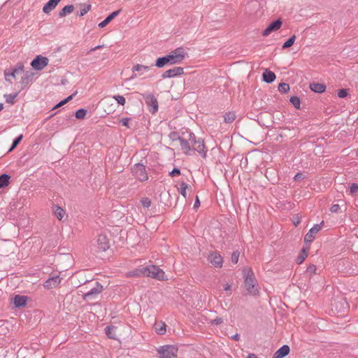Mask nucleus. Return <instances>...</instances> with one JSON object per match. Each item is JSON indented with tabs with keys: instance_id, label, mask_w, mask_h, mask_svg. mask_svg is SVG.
I'll return each instance as SVG.
<instances>
[{
	"instance_id": "1",
	"label": "nucleus",
	"mask_w": 358,
	"mask_h": 358,
	"mask_svg": "<svg viewBox=\"0 0 358 358\" xmlns=\"http://www.w3.org/2000/svg\"><path fill=\"white\" fill-rule=\"evenodd\" d=\"M187 53L182 47L177 48L170 54L159 57L155 62V66L158 68H162L166 64H180L185 59Z\"/></svg>"
},
{
	"instance_id": "2",
	"label": "nucleus",
	"mask_w": 358,
	"mask_h": 358,
	"mask_svg": "<svg viewBox=\"0 0 358 358\" xmlns=\"http://www.w3.org/2000/svg\"><path fill=\"white\" fill-rule=\"evenodd\" d=\"M141 277H149L158 280H167L164 271L157 266L150 264L147 266H138Z\"/></svg>"
},
{
	"instance_id": "3",
	"label": "nucleus",
	"mask_w": 358,
	"mask_h": 358,
	"mask_svg": "<svg viewBox=\"0 0 358 358\" xmlns=\"http://www.w3.org/2000/svg\"><path fill=\"white\" fill-rule=\"evenodd\" d=\"M245 285L248 293L252 296L259 295L258 284L255 278L254 273L251 268L243 269Z\"/></svg>"
},
{
	"instance_id": "4",
	"label": "nucleus",
	"mask_w": 358,
	"mask_h": 358,
	"mask_svg": "<svg viewBox=\"0 0 358 358\" xmlns=\"http://www.w3.org/2000/svg\"><path fill=\"white\" fill-rule=\"evenodd\" d=\"M160 358H176L178 348L174 345H163L157 350Z\"/></svg>"
},
{
	"instance_id": "5",
	"label": "nucleus",
	"mask_w": 358,
	"mask_h": 358,
	"mask_svg": "<svg viewBox=\"0 0 358 358\" xmlns=\"http://www.w3.org/2000/svg\"><path fill=\"white\" fill-rule=\"evenodd\" d=\"M133 175L140 181H145L148 179L145 166L143 164H135L131 168Z\"/></svg>"
},
{
	"instance_id": "6",
	"label": "nucleus",
	"mask_w": 358,
	"mask_h": 358,
	"mask_svg": "<svg viewBox=\"0 0 358 358\" xmlns=\"http://www.w3.org/2000/svg\"><path fill=\"white\" fill-rule=\"evenodd\" d=\"M94 246L96 247V252H106L110 248V241L106 234H99L95 240Z\"/></svg>"
},
{
	"instance_id": "7",
	"label": "nucleus",
	"mask_w": 358,
	"mask_h": 358,
	"mask_svg": "<svg viewBox=\"0 0 358 358\" xmlns=\"http://www.w3.org/2000/svg\"><path fill=\"white\" fill-rule=\"evenodd\" d=\"M143 97L150 108L149 110L152 113H155L158 110V101L156 97L152 94H143Z\"/></svg>"
},
{
	"instance_id": "8",
	"label": "nucleus",
	"mask_w": 358,
	"mask_h": 358,
	"mask_svg": "<svg viewBox=\"0 0 358 358\" xmlns=\"http://www.w3.org/2000/svg\"><path fill=\"white\" fill-rule=\"evenodd\" d=\"M48 64V59L41 55L36 56L31 62V66L37 71H41Z\"/></svg>"
},
{
	"instance_id": "9",
	"label": "nucleus",
	"mask_w": 358,
	"mask_h": 358,
	"mask_svg": "<svg viewBox=\"0 0 358 358\" xmlns=\"http://www.w3.org/2000/svg\"><path fill=\"white\" fill-rule=\"evenodd\" d=\"M322 226L323 225H313V227L308 231L304 237V242L306 245L310 244L313 241L315 234L322 229Z\"/></svg>"
},
{
	"instance_id": "10",
	"label": "nucleus",
	"mask_w": 358,
	"mask_h": 358,
	"mask_svg": "<svg viewBox=\"0 0 358 358\" xmlns=\"http://www.w3.org/2000/svg\"><path fill=\"white\" fill-rule=\"evenodd\" d=\"M193 146V151H196L203 158L206 157L207 149L204 145V141L201 138H199L196 143Z\"/></svg>"
},
{
	"instance_id": "11",
	"label": "nucleus",
	"mask_w": 358,
	"mask_h": 358,
	"mask_svg": "<svg viewBox=\"0 0 358 358\" xmlns=\"http://www.w3.org/2000/svg\"><path fill=\"white\" fill-rule=\"evenodd\" d=\"M184 73V69L180 66H175L173 69L166 71L162 76L163 78H171Z\"/></svg>"
},
{
	"instance_id": "12",
	"label": "nucleus",
	"mask_w": 358,
	"mask_h": 358,
	"mask_svg": "<svg viewBox=\"0 0 358 358\" xmlns=\"http://www.w3.org/2000/svg\"><path fill=\"white\" fill-rule=\"evenodd\" d=\"M61 280L59 275L50 277L44 282L43 286L47 289L55 288L60 284Z\"/></svg>"
},
{
	"instance_id": "13",
	"label": "nucleus",
	"mask_w": 358,
	"mask_h": 358,
	"mask_svg": "<svg viewBox=\"0 0 358 358\" xmlns=\"http://www.w3.org/2000/svg\"><path fill=\"white\" fill-rule=\"evenodd\" d=\"M282 25V21L280 19H278L273 22H272L267 27L264 29L262 33L264 36H268L272 31H275L278 30Z\"/></svg>"
},
{
	"instance_id": "14",
	"label": "nucleus",
	"mask_w": 358,
	"mask_h": 358,
	"mask_svg": "<svg viewBox=\"0 0 358 358\" xmlns=\"http://www.w3.org/2000/svg\"><path fill=\"white\" fill-rule=\"evenodd\" d=\"M209 260L210 263L217 268H221L223 264L222 256L217 252H213L209 255Z\"/></svg>"
},
{
	"instance_id": "15",
	"label": "nucleus",
	"mask_w": 358,
	"mask_h": 358,
	"mask_svg": "<svg viewBox=\"0 0 358 358\" xmlns=\"http://www.w3.org/2000/svg\"><path fill=\"white\" fill-rule=\"evenodd\" d=\"M177 139L180 142V145L183 152L185 155H192V150L191 149L189 142L187 139H185L180 136H178Z\"/></svg>"
},
{
	"instance_id": "16",
	"label": "nucleus",
	"mask_w": 358,
	"mask_h": 358,
	"mask_svg": "<svg viewBox=\"0 0 358 358\" xmlns=\"http://www.w3.org/2000/svg\"><path fill=\"white\" fill-rule=\"evenodd\" d=\"M289 345H284L275 352L273 358H283L289 353Z\"/></svg>"
},
{
	"instance_id": "17",
	"label": "nucleus",
	"mask_w": 358,
	"mask_h": 358,
	"mask_svg": "<svg viewBox=\"0 0 358 358\" xmlns=\"http://www.w3.org/2000/svg\"><path fill=\"white\" fill-rule=\"evenodd\" d=\"M61 0H49L43 7V13L48 14L51 12Z\"/></svg>"
},
{
	"instance_id": "18",
	"label": "nucleus",
	"mask_w": 358,
	"mask_h": 358,
	"mask_svg": "<svg viewBox=\"0 0 358 358\" xmlns=\"http://www.w3.org/2000/svg\"><path fill=\"white\" fill-rule=\"evenodd\" d=\"M103 291V286L99 282H96V286L92 288L89 292L84 294L83 298L84 300H87V297L91 294H96V295L99 294Z\"/></svg>"
},
{
	"instance_id": "19",
	"label": "nucleus",
	"mask_w": 358,
	"mask_h": 358,
	"mask_svg": "<svg viewBox=\"0 0 358 358\" xmlns=\"http://www.w3.org/2000/svg\"><path fill=\"white\" fill-rule=\"evenodd\" d=\"M121 12V10H117L110 13L106 18L99 24V28L105 27L108 23H110L115 17H116Z\"/></svg>"
},
{
	"instance_id": "20",
	"label": "nucleus",
	"mask_w": 358,
	"mask_h": 358,
	"mask_svg": "<svg viewBox=\"0 0 358 358\" xmlns=\"http://www.w3.org/2000/svg\"><path fill=\"white\" fill-rule=\"evenodd\" d=\"M276 78L275 74L268 69H266L262 74V80L266 83H273Z\"/></svg>"
},
{
	"instance_id": "21",
	"label": "nucleus",
	"mask_w": 358,
	"mask_h": 358,
	"mask_svg": "<svg viewBox=\"0 0 358 358\" xmlns=\"http://www.w3.org/2000/svg\"><path fill=\"white\" fill-rule=\"evenodd\" d=\"M27 297L26 296L15 295L13 298V303L15 307H23L27 303Z\"/></svg>"
},
{
	"instance_id": "22",
	"label": "nucleus",
	"mask_w": 358,
	"mask_h": 358,
	"mask_svg": "<svg viewBox=\"0 0 358 358\" xmlns=\"http://www.w3.org/2000/svg\"><path fill=\"white\" fill-rule=\"evenodd\" d=\"M166 325L165 322H164L162 321L156 322L154 324L155 330L156 333L159 335H164L166 333Z\"/></svg>"
},
{
	"instance_id": "23",
	"label": "nucleus",
	"mask_w": 358,
	"mask_h": 358,
	"mask_svg": "<svg viewBox=\"0 0 358 358\" xmlns=\"http://www.w3.org/2000/svg\"><path fill=\"white\" fill-rule=\"evenodd\" d=\"M310 88L313 92L320 94L325 91L326 86L322 83H314L310 84Z\"/></svg>"
},
{
	"instance_id": "24",
	"label": "nucleus",
	"mask_w": 358,
	"mask_h": 358,
	"mask_svg": "<svg viewBox=\"0 0 358 358\" xmlns=\"http://www.w3.org/2000/svg\"><path fill=\"white\" fill-rule=\"evenodd\" d=\"M309 250V246L303 247L299 255L297 257L296 262L298 264H301L307 257Z\"/></svg>"
},
{
	"instance_id": "25",
	"label": "nucleus",
	"mask_w": 358,
	"mask_h": 358,
	"mask_svg": "<svg viewBox=\"0 0 358 358\" xmlns=\"http://www.w3.org/2000/svg\"><path fill=\"white\" fill-rule=\"evenodd\" d=\"M74 10V6L72 4L65 6L59 12V17H63L66 15L71 13Z\"/></svg>"
},
{
	"instance_id": "26",
	"label": "nucleus",
	"mask_w": 358,
	"mask_h": 358,
	"mask_svg": "<svg viewBox=\"0 0 358 358\" xmlns=\"http://www.w3.org/2000/svg\"><path fill=\"white\" fill-rule=\"evenodd\" d=\"M24 71V65L22 63H18L15 67L13 69L10 73H6V79L7 80L6 77L10 76L12 77H15L16 74L21 73Z\"/></svg>"
},
{
	"instance_id": "27",
	"label": "nucleus",
	"mask_w": 358,
	"mask_h": 358,
	"mask_svg": "<svg viewBox=\"0 0 358 358\" xmlns=\"http://www.w3.org/2000/svg\"><path fill=\"white\" fill-rule=\"evenodd\" d=\"M32 74L26 73L20 80L21 89L23 90L28 86L31 80Z\"/></svg>"
},
{
	"instance_id": "28",
	"label": "nucleus",
	"mask_w": 358,
	"mask_h": 358,
	"mask_svg": "<svg viewBox=\"0 0 358 358\" xmlns=\"http://www.w3.org/2000/svg\"><path fill=\"white\" fill-rule=\"evenodd\" d=\"M116 327L115 326H107L105 328V334L106 336L111 339H115L116 334L115 333V329Z\"/></svg>"
},
{
	"instance_id": "29",
	"label": "nucleus",
	"mask_w": 358,
	"mask_h": 358,
	"mask_svg": "<svg viewBox=\"0 0 358 358\" xmlns=\"http://www.w3.org/2000/svg\"><path fill=\"white\" fill-rule=\"evenodd\" d=\"M236 114L234 112H227L224 115V121L225 123H231L236 119Z\"/></svg>"
},
{
	"instance_id": "30",
	"label": "nucleus",
	"mask_w": 358,
	"mask_h": 358,
	"mask_svg": "<svg viewBox=\"0 0 358 358\" xmlns=\"http://www.w3.org/2000/svg\"><path fill=\"white\" fill-rule=\"evenodd\" d=\"M10 178V176L6 173L0 176V188H3L8 185Z\"/></svg>"
},
{
	"instance_id": "31",
	"label": "nucleus",
	"mask_w": 358,
	"mask_h": 358,
	"mask_svg": "<svg viewBox=\"0 0 358 358\" xmlns=\"http://www.w3.org/2000/svg\"><path fill=\"white\" fill-rule=\"evenodd\" d=\"M180 193L181 194V195L184 197V198H186L187 197V189H191V187L187 184L185 182L182 181L180 183Z\"/></svg>"
},
{
	"instance_id": "32",
	"label": "nucleus",
	"mask_w": 358,
	"mask_h": 358,
	"mask_svg": "<svg viewBox=\"0 0 358 358\" xmlns=\"http://www.w3.org/2000/svg\"><path fill=\"white\" fill-rule=\"evenodd\" d=\"M125 275L127 278H141L139 267L126 273Z\"/></svg>"
},
{
	"instance_id": "33",
	"label": "nucleus",
	"mask_w": 358,
	"mask_h": 358,
	"mask_svg": "<svg viewBox=\"0 0 358 358\" xmlns=\"http://www.w3.org/2000/svg\"><path fill=\"white\" fill-rule=\"evenodd\" d=\"M18 92L13 94H5L4 98L6 99V103L10 104H13L15 103V99L17 96Z\"/></svg>"
},
{
	"instance_id": "34",
	"label": "nucleus",
	"mask_w": 358,
	"mask_h": 358,
	"mask_svg": "<svg viewBox=\"0 0 358 358\" xmlns=\"http://www.w3.org/2000/svg\"><path fill=\"white\" fill-rule=\"evenodd\" d=\"M295 40H296V36L293 35L287 41H285L282 44V49H286V48H288L291 47L294 43Z\"/></svg>"
},
{
	"instance_id": "35",
	"label": "nucleus",
	"mask_w": 358,
	"mask_h": 358,
	"mask_svg": "<svg viewBox=\"0 0 358 358\" xmlns=\"http://www.w3.org/2000/svg\"><path fill=\"white\" fill-rule=\"evenodd\" d=\"M92 8V6L90 4H84L83 6V8L80 10L79 13H77V15L80 17H82L85 15L86 13H87Z\"/></svg>"
},
{
	"instance_id": "36",
	"label": "nucleus",
	"mask_w": 358,
	"mask_h": 358,
	"mask_svg": "<svg viewBox=\"0 0 358 358\" xmlns=\"http://www.w3.org/2000/svg\"><path fill=\"white\" fill-rule=\"evenodd\" d=\"M290 103L297 109L300 108V99L297 96H292L289 99Z\"/></svg>"
},
{
	"instance_id": "37",
	"label": "nucleus",
	"mask_w": 358,
	"mask_h": 358,
	"mask_svg": "<svg viewBox=\"0 0 358 358\" xmlns=\"http://www.w3.org/2000/svg\"><path fill=\"white\" fill-rule=\"evenodd\" d=\"M55 214L57 219L61 221L65 215V211L60 207L57 206Z\"/></svg>"
},
{
	"instance_id": "38",
	"label": "nucleus",
	"mask_w": 358,
	"mask_h": 358,
	"mask_svg": "<svg viewBox=\"0 0 358 358\" xmlns=\"http://www.w3.org/2000/svg\"><path fill=\"white\" fill-rule=\"evenodd\" d=\"M289 89V85L286 83H281L278 85V91L281 93H287Z\"/></svg>"
},
{
	"instance_id": "39",
	"label": "nucleus",
	"mask_w": 358,
	"mask_h": 358,
	"mask_svg": "<svg viewBox=\"0 0 358 358\" xmlns=\"http://www.w3.org/2000/svg\"><path fill=\"white\" fill-rule=\"evenodd\" d=\"M87 112L86 109L80 108L76 110L75 116L77 119H83L85 117Z\"/></svg>"
},
{
	"instance_id": "40",
	"label": "nucleus",
	"mask_w": 358,
	"mask_h": 358,
	"mask_svg": "<svg viewBox=\"0 0 358 358\" xmlns=\"http://www.w3.org/2000/svg\"><path fill=\"white\" fill-rule=\"evenodd\" d=\"M150 67L148 66H144L141 64H136L132 67V71H148Z\"/></svg>"
},
{
	"instance_id": "41",
	"label": "nucleus",
	"mask_w": 358,
	"mask_h": 358,
	"mask_svg": "<svg viewBox=\"0 0 358 358\" xmlns=\"http://www.w3.org/2000/svg\"><path fill=\"white\" fill-rule=\"evenodd\" d=\"M22 137L23 136L22 134H20V136H18L17 138H15L13 143H12V145L9 149V151H11L13 150V149H15L17 145L20 143V141H22Z\"/></svg>"
},
{
	"instance_id": "42",
	"label": "nucleus",
	"mask_w": 358,
	"mask_h": 358,
	"mask_svg": "<svg viewBox=\"0 0 358 358\" xmlns=\"http://www.w3.org/2000/svg\"><path fill=\"white\" fill-rule=\"evenodd\" d=\"M119 104L124 106L126 103L125 98L122 95H114L113 97Z\"/></svg>"
},
{
	"instance_id": "43",
	"label": "nucleus",
	"mask_w": 358,
	"mask_h": 358,
	"mask_svg": "<svg viewBox=\"0 0 358 358\" xmlns=\"http://www.w3.org/2000/svg\"><path fill=\"white\" fill-rule=\"evenodd\" d=\"M74 96V94L69 96L67 98L64 99V100L61 101L59 103H58L55 107L54 108H58V107H60L63 105H64L65 103H68L69 101H71L73 97Z\"/></svg>"
},
{
	"instance_id": "44",
	"label": "nucleus",
	"mask_w": 358,
	"mask_h": 358,
	"mask_svg": "<svg viewBox=\"0 0 358 358\" xmlns=\"http://www.w3.org/2000/svg\"><path fill=\"white\" fill-rule=\"evenodd\" d=\"M187 140L192 145H194L196 143L198 138H196L195 134L193 132H189L188 138Z\"/></svg>"
},
{
	"instance_id": "45",
	"label": "nucleus",
	"mask_w": 358,
	"mask_h": 358,
	"mask_svg": "<svg viewBox=\"0 0 358 358\" xmlns=\"http://www.w3.org/2000/svg\"><path fill=\"white\" fill-rule=\"evenodd\" d=\"M141 203L144 208H149L151 205V200L148 197L142 198Z\"/></svg>"
},
{
	"instance_id": "46",
	"label": "nucleus",
	"mask_w": 358,
	"mask_h": 358,
	"mask_svg": "<svg viewBox=\"0 0 358 358\" xmlns=\"http://www.w3.org/2000/svg\"><path fill=\"white\" fill-rule=\"evenodd\" d=\"M348 89H341L338 90L337 95L339 98H345L348 96Z\"/></svg>"
},
{
	"instance_id": "47",
	"label": "nucleus",
	"mask_w": 358,
	"mask_h": 358,
	"mask_svg": "<svg viewBox=\"0 0 358 358\" xmlns=\"http://www.w3.org/2000/svg\"><path fill=\"white\" fill-rule=\"evenodd\" d=\"M239 252L238 251H234L233 252L232 255H231V262L233 264H237L238 263V257H239Z\"/></svg>"
},
{
	"instance_id": "48",
	"label": "nucleus",
	"mask_w": 358,
	"mask_h": 358,
	"mask_svg": "<svg viewBox=\"0 0 358 358\" xmlns=\"http://www.w3.org/2000/svg\"><path fill=\"white\" fill-rule=\"evenodd\" d=\"M358 191V184L357 183H352L350 186V192L353 194H355Z\"/></svg>"
},
{
	"instance_id": "49",
	"label": "nucleus",
	"mask_w": 358,
	"mask_h": 358,
	"mask_svg": "<svg viewBox=\"0 0 358 358\" xmlns=\"http://www.w3.org/2000/svg\"><path fill=\"white\" fill-rule=\"evenodd\" d=\"M169 175L171 177H175L180 175V170L178 168H174L170 173Z\"/></svg>"
},
{
	"instance_id": "50",
	"label": "nucleus",
	"mask_w": 358,
	"mask_h": 358,
	"mask_svg": "<svg viewBox=\"0 0 358 358\" xmlns=\"http://www.w3.org/2000/svg\"><path fill=\"white\" fill-rule=\"evenodd\" d=\"M316 270H317L316 266H315V265L312 264V265H310V266L307 268V269H306V272H307L308 273H315V271H316Z\"/></svg>"
},
{
	"instance_id": "51",
	"label": "nucleus",
	"mask_w": 358,
	"mask_h": 358,
	"mask_svg": "<svg viewBox=\"0 0 358 358\" xmlns=\"http://www.w3.org/2000/svg\"><path fill=\"white\" fill-rule=\"evenodd\" d=\"M130 120V118L129 117H125V118H122L120 120V122L123 125V126H125L128 128H129V122Z\"/></svg>"
},
{
	"instance_id": "52",
	"label": "nucleus",
	"mask_w": 358,
	"mask_h": 358,
	"mask_svg": "<svg viewBox=\"0 0 358 358\" xmlns=\"http://www.w3.org/2000/svg\"><path fill=\"white\" fill-rule=\"evenodd\" d=\"M340 209V206L338 204H333L330 208V211L331 213H337Z\"/></svg>"
},
{
	"instance_id": "53",
	"label": "nucleus",
	"mask_w": 358,
	"mask_h": 358,
	"mask_svg": "<svg viewBox=\"0 0 358 358\" xmlns=\"http://www.w3.org/2000/svg\"><path fill=\"white\" fill-rule=\"evenodd\" d=\"M304 178V176L302 173H297L294 177V180H296V181H298V180H303Z\"/></svg>"
},
{
	"instance_id": "54",
	"label": "nucleus",
	"mask_w": 358,
	"mask_h": 358,
	"mask_svg": "<svg viewBox=\"0 0 358 358\" xmlns=\"http://www.w3.org/2000/svg\"><path fill=\"white\" fill-rule=\"evenodd\" d=\"M301 222L300 217L298 215H296L293 217L292 224H299Z\"/></svg>"
},
{
	"instance_id": "55",
	"label": "nucleus",
	"mask_w": 358,
	"mask_h": 358,
	"mask_svg": "<svg viewBox=\"0 0 358 358\" xmlns=\"http://www.w3.org/2000/svg\"><path fill=\"white\" fill-rule=\"evenodd\" d=\"M223 322V320L221 317H217L213 321V323L215 324H220Z\"/></svg>"
},
{
	"instance_id": "56",
	"label": "nucleus",
	"mask_w": 358,
	"mask_h": 358,
	"mask_svg": "<svg viewBox=\"0 0 358 358\" xmlns=\"http://www.w3.org/2000/svg\"><path fill=\"white\" fill-rule=\"evenodd\" d=\"M199 206H200V201H199V197L196 196L194 204V208H197Z\"/></svg>"
},
{
	"instance_id": "57",
	"label": "nucleus",
	"mask_w": 358,
	"mask_h": 358,
	"mask_svg": "<svg viewBox=\"0 0 358 358\" xmlns=\"http://www.w3.org/2000/svg\"><path fill=\"white\" fill-rule=\"evenodd\" d=\"M231 289V285H229V284H226L224 286V291H230Z\"/></svg>"
},
{
	"instance_id": "58",
	"label": "nucleus",
	"mask_w": 358,
	"mask_h": 358,
	"mask_svg": "<svg viewBox=\"0 0 358 358\" xmlns=\"http://www.w3.org/2000/svg\"><path fill=\"white\" fill-rule=\"evenodd\" d=\"M231 338L234 341H238L240 339V335L238 334H236L231 336Z\"/></svg>"
},
{
	"instance_id": "59",
	"label": "nucleus",
	"mask_w": 358,
	"mask_h": 358,
	"mask_svg": "<svg viewBox=\"0 0 358 358\" xmlns=\"http://www.w3.org/2000/svg\"><path fill=\"white\" fill-rule=\"evenodd\" d=\"M97 295L96 294H90V296L87 297V300L89 299H94L96 298Z\"/></svg>"
},
{
	"instance_id": "60",
	"label": "nucleus",
	"mask_w": 358,
	"mask_h": 358,
	"mask_svg": "<svg viewBox=\"0 0 358 358\" xmlns=\"http://www.w3.org/2000/svg\"><path fill=\"white\" fill-rule=\"evenodd\" d=\"M103 47V45H97L90 50V52L94 51L96 50L100 49Z\"/></svg>"
},
{
	"instance_id": "61",
	"label": "nucleus",
	"mask_w": 358,
	"mask_h": 358,
	"mask_svg": "<svg viewBox=\"0 0 358 358\" xmlns=\"http://www.w3.org/2000/svg\"><path fill=\"white\" fill-rule=\"evenodd\" d=\"M247 358H258L257 356L255 354H250Z\"/></svg>"
},
{
	"instance_id": "62",
	"label": "nucleus",
	"mask_w": 358,
	"mask_h": 358,
	"mask_svg": "<svg viewBox=\"0 0 358 358\" xmlns=\"http://www.w3.org/2000/svg\"><path fill=\"white\" fill-rule=\"evenodd\" d=\"M136 77H137V74H136V73H135L134 72H133V74H132V76H131V79H134V78H136Z\"/></svg>"
},
{
	"instance_id": "63",
	"label": "nucleus",
	"mask_w": 358,
	"mask_h": 358,
	"mask_svg": "<svg viewBox=\"0 0 358 358\" xmlns=\"http://www.w3.org/2000/svg\"><path fill=\"white\" fill-rule=\"evenodd\" d=\"M3 108V104L0 103V111Z\"/></svg>"
},
{
	"instance_id": "64",
	"label": "nucleus",
	"mask_w": 358,
	"mask_h": 358,
	"mask_svg": "<svg viewBox=\"0 0 358 358\" xmlns=\"http://www.w3.org/2000/svg\"><path fill=\"white\" fill-rule=\"evenodd\" d=\"M320 224H324V221L322 220Z\"/></svg>"
}]
</instances>
